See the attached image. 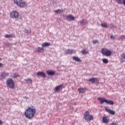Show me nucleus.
I'll list each match as a JSON object with an SVG mask.
<instances>
[{"label":"nucleus","mask_w":125,"mask_h":125,"mask_svg":"<svg viewBox=\"0 0 125 125\" xmlns=\"http://www.w3.org/2000/svg\"><path fill=\"white\" fill-rule=\"evenodd\" d=\"M36 114V109L33 108L31 107H28L26 111L24 112V116L26 119H32L35 116Z\"/></svg>","instance_id":"1"},{"label":"nucleus","mask_w":125,"mask_h":125,"mask_svg":"<svg viewBox=\"0 0 125 125\" xmlns=\"http://www.w3.org/2000/svg\"><path fill=\"white\" fill-rule=\"evenodd\" d=\"M98 100L100 101L101 104H103L104 103H106V104H109V105H114V101L110 100L108 101V100L104 98H98Z\"/></svg>","instance_id":"2"},{"label":"nucleus","mask_w":125,"mask_h":125,"mask_svg":"<svg viewBox=\"0 0 125 125\" xmlns=\"http://www.w3.org/2000/svg\"><path fill=\"white\" fill-rule=\"evenodd\" d=\"M6 86L9 88H12L13 89L14 88L15 85L14 84V81L11 78H9L6 80Z\"/></svg>","instance_id":"3"},{"label":"nucleus","mask_w":125,"mask_h":125,"mask_svg":"<svg viewBox=\"0 0 125 125\" xmlns=\"http://www.w3.org/2000/svg\"><path fill=\"white\" fill-rule=\"evenodd\" d=\"M101 53L104 56H111L112 55V51L106 48H103L102 49Z\"/></svg>","instance_id":"4"},{"label":"nucleus","mask_w":125,"mask_h":125,"mask_svg":"<svg viewBox=\"0 0 125 125\" xmlns=\"http://www.w3.org/2000/svg\"><path fill=\"white\" fill-rule=\"evenodd\" d=\"M10 17L13 19H22V17L19 15L18 12L14 11L10 13Z\"/></svg>","instance_id":"5"},{"label":"nucleus","mask_w":125,"mask_h":125,"mask_svg":"<svg viewBox=\"0 0 125 125\" xmlns=\"http://www.w3.org/2000/svg\"><path fill=\"white\" fill-rule=\"evenodd\" d=\"M84 118L87 122H90L93 120V116L92 115L89 114V111H86L84 114Z\"/></svg>","instance_id":"6"},{"label":"nucleus","mask_w":125,"mask_h":125,"mask_svg":"<svg viewBox=\"0 0 125 125\" xmlns=\"http://www.w3.org/2000/svg\"><path fill=\"white\" fill-rule=\"evenodd\" d=\"M14 2L15 4L20 7H24L26 5V2L23 0H14Z\"/></svg>","instance_id":"7"},{"label":"nucleus","mask_w":125,"mask_h":125,"mask_svg":"<svg viewBox=\"0 0 125 125\" xmlns=\"http://www.w3.org/2000/svg\"><path fill=\"white\" fill-rule=\"evenodd\" d=\"M9 73L8 72H2L0 75V81H2L5 79L6 77H8Z\"/></svg>","instance_id":"8"},{"label":"nucleus","mask_w":125,"mask_h":125,"mask_svg":"<svg viewBox=\"0 0 125 125\" xmlns=\"http://www.w3.org/2000/svg\"><path fill=\"white\" fill-rule=\"evenodd\" d=\"M89 82L93 83H99V80L96 78H93L89 79Z\"/></svg>","instance_id":"9"},{"label":"nucleus","mask_w":125,"mask_h":125,"mask_svg":"<svg viewBox=\"0 0 125 125\" xmlns=\"http://www.w3.org/2000/svg\"><path fill=\"white\" fill-rule=\"evenodd\" d=\"M63 89V84H60L58 86H57L55 88V91L56 92H59L61 90H62Z\"/></svg>","instance_id":"10"},{"label":"nucleus","mask_w":125,"mask_h":125,"mask_svg":"<svg viewBox=\"0 0 125 125\" xmlns=\"http://www.w3.org/2000/svg\"><path fill=\"white\" fill-rule=\"evenodd\" d=\"M37 75L38 77H42V78H46V75H45V73L43 72L39 71L37 72Z\"/></svg>","instance_id":"11"},{"label":"nucleus","mask_w":125,"mask_h":125,"mask_svg":"<svg viewBox=\"0 0 125 125\" xmlns=\"http://www.w3.org/2000/svg\"><path fill=\"white\" fill-rule=\"evenodd\" d=\"M66 19L68 21H74L75 20V17L72 15H67Z\"/></svg>","instance_id":"12"},{"label":"nucleus","mask_w":125,"mask_h":125,"mask_svg":"<svg viewBox=\"0 0 125 125\" xmlns=\"http://www.w3.org/2000/svg\"><path fill=\"white\" fill-rule=\"evenodd\" d=\"M46 73L48 76H53V75H55V71L53 70H47Z\"/></svg>","instance_id":"13"},{"label":"nucleus","mask_w":125,"mask_h":125,"mask_svg":"<svg viewBox=\"0 0 125 125\" xmlns=\"http://www.w3.org/2000/svg\"><path fill=\"white\" fill-rule=\"evenodd\" d=\"M110 119L108 118V117L104 116L103 117V122L104 124H107V123H109Z\"/></svg>","instance_id":"14"},{"label":"nucleus","mask_w":125,"mask_h":125,"mask_svg":"<svg viewBox=\"0 0 125 125\" xmlns=\"http://www.w3.org/2000/svg\"><path fill=\"white\" fill-rule=\"evenodd\" d=\"M105 110L106 112L110 113L111 115H115V114H116L115 111L109 109L107 108H105Z\"/></svg>","instance_id":"15"},{"label":"nucleus","mask_w":125,"mask_h":125,"mask_svg":"<svg viewBox=\"0 0 125 125\" xmlns=\"http://www.w3.org/2000/svg\"><path fill=\"white\" fill-rule=\"evenodd\" d=\"M72 59H73V60L76 61L77 62H82V60H81V59H80L79 57L73 56Z\"/></svg>","instance_id":"16"},{"label":"nucleus","mask_w":125,"mask_h":125,"mask_svg":"<svg viewBox=\"0 0 125 125\" xmlns=\"http://www.w3.org/2000/svg\"><path fill=\"white\" fill-rule=\"evenodd\" d=\"M121 62H125V53H123L121 55Z\"/></svg>","instance_id":"17"},{"label":"nucleus","mask_w":125,"mask_h":125,"mask_svg":"<svg viewBox=\"0 0 125 125\" xmlns=\"http://www.w3.org/2000/svg\"><path fill=\"white\" fill-rule=\"evenodd\" d=\"M50 43L49 42H45L42 44V47H46V46H49Z\"/></svg>","instance_id":"18"},{"label":"nucleus","mask_w":125,"mask_h":125,"mask_svg":"<svg viewBox=\"0 0 125 125\" xmlns=\"http://www.w3.org/2000/svg\"><path fill=\"white\" fill-rule=\"evenodd\" d=\"M74 52V50H70V49H67L65 52V54H72L73 52Z\"/></svg>","instance_id":"19"},{"label":"nucleus","mask_w":125,"mask_h":125,"mask_svg":"<svg viewBox=\"0 0 125 125\" xmlns=\"http://www.w3.org/2000/svg\"><path fill=\"white\" fill-rule=\"evenodd\" d=\"M88 22L85 20H83L80 21V24L82 25H86V24H87Z\"/></svg>","instance_id":"20"},{"label":"nucleus","mask_w":125,"mask_h":125,"mask_svg":"<svg viewBox=\"0 0 125 125\" xmlns=\"http://www.w3.org/2000/svg\"><path fill=\"white\" fill-rule=\"evenodd\" d=\"M36 51L37 52H42V51H43V48L38 47L36 48Z\"/></svg>","instance_id":"21"},{"label":"nucleus","mask_w":125,"mask_h":125,"mask_svg":"<svg viewBox=\"0 0 125 125\" xmlns=\"http://www.w3.org/2000/svg\"><path fill=\"white\" fill-rule=\"evenodd\" d=\"M102 61L104 64H108L109 63V61L107 59H102Z\"/></svg>","instance_id":"22"},{"label":"nucleus","mask_w":125,"mask_h":125,"mask_svg":"<svg viewBox=\"0 0 125 125\" xmlns=\"http://www.w3.org/2000/svg\"><path fill=\"white\" fill-rule=\"evenodd\" d=\"M78 91L79 93H84V89L83 88L78 89Z\"/></svg>","instance_id":"23"},{"label":"nucleus","mask_w":125,"mask_h":125,"mask_svg":"<svg viewBox=\"0 0 125 125\" xmlns=\"http://www.w3.org/2000/svg\"><path fill=\"white\" fill-rule=\"evenodd\" d=\"M101 26L103 27V28H108V25L106 22L102 23Z\"/></svg>","instance_id":"24"},{"label":"nucleus","mask_w":125,"mask_h":125,"mask_svg":"<svg viewBox=\"0 0 125 125\" xmlns=\"http://www.w3.org/2000/svg\"><path fill=\"white\" fill-rule=\"evenodd\" d=\"M24 81L26 83H32V80L30 79H25Z\"/></svg>","instance_id":"25"},{"label":"nucleus","mask_w":125,"mask_h":125,"mask_svg":"<svg viewBox=\"0 0 125 125\" xmlns=\"http://www.w3.org/2000/svg\"><path fill=\"white\" fill-rule=\"evenodd\" d=\"M5 38H6V39H9V38H13V35L6 34L5 35Z\"/></svg>","instance_id":"26"},{"label":"nucleus","mask_w":125,"mask_h":125,"mask_svg":"<svg viewBox=\"0 0 125 125\" xmlns=\"http://www.w3.org/2000/svg\"><path fill=\"white\" fill-rule=\"evenodd\" d=\"M125 35H122L120 36V37L118 39L119 41H123V40H125Z\"/></svg>","instance_id":"27"},{"label":"nucleus","mask_w":125,"mask_h":125,"mask_svg":"<svg viewBox=\"0 0 125 125\" xmlns=\"http://www.w3.org/2000/svg\"><path fill=\"white\" fill-rule=\"evenodd\" d=\"M19 75H18V73H15L13 74L12 75V78H17Z\"/></svg>","instance_id":"28"},{"label":"nucleus","mask_w":125,"mask_h":125,"mask_svg":"<svg viewBox=\"0 0 125 125\" xmlns=\"http://www.w3.org/2000/svg\"><path fill=\"white\" fill-rule=\"evenodd\" d=\"M116 2L118 4H123V0H116Z\"/></svg>","instance_id":"29"},{"label":"nucleus","mask_w":125,"mask_h":125,"mask_svg":"<svg viewBox=\"0 0 125 125\" xmlns=\"http://www.w3.org/2000/svg\"><path fill=\"white\" fill-rule=\"evenodd\" d=\"M55 12H56V13H59L60 14L62 12V10L58 9L55 11Z\"/></svg>","instance_id":"30"},{"label":"nucleus","mask_w":125,"mask_h":125,"mask_svg":"<svg viewBox=\"0 0 125 125\" xmlns=\"http://www.w3.org/2000/svg\"><path fill=\"white\" fill-rule=\"evenodd\" d=\"M24 33H26V34H30L31 30H29L27 29H24Z\"/></svg>","instance_id":"31"},{"label":"nucleus","mask_w":125,"mask_h":125,"mask_svg":"<svg viewBox=\"0 0 125 125\" xmlns=\"http://www.w3.org/2000/svg\"><path fill=\"white\" fill-rule=\"evenodd\" d=\"M82 54H87V51H85V50H83L82 51Z\"/></svg>","instance_id":"32"},{"label":"nucleus","mask_w":125,"mask_h":125,"mask_svg":"<svg viewBox=\"0 0 125 125\" xmlns=\"http://www.w3.org/2000/svg\"><path fill=\"white\" fill-rule=\"evenodd\" d=\"M97 42H98V41L97 40H94L93 41V43H97Z\"/></svg>","instance_id":"33"},{"label":"nucleus","mask_w":125,"mask_h":125,"mask_svg":"<svg viewBox=\"0 0 125 125\" xmlns=\"http://www.w3.org/2000/svg\"><path fill=\"white\" fill-rule=\"evenodd\" d=\"M111 125H117L118 123H117L116 122H113L112 123H111Z\"/></svg>","instance_id":"34"},{"label":"nucleus","mask_w":125,"mask_h":125,"mask_svg":"<svg viewBox=\"0 0 125 125\" xmlns=\"http://www.w3.org/2000/svg\"><path fill=\"white\" fill-rule=\"evenodd\" d=\"M110 39H116V37L113 35H111Z\"/></svg>","instance_id":"35"},{"label":"nucleus","mask_w":125,"mask_h":125,"mask_svg":"<svg viewBox=\"0 0 125 125\" xmlns=\"http://www.w3.org/2000/svg\"><path fill=\"white\" fill-rule=\"evenodd\" d=\"M2 124H3V122H2V121L0 120V125H2Z\"/></svg>","instance_id":"36"},{"label":"nucleus","mask_w":125,"mask_h":125,"mask_svg":"<svg viewBox=\"0 0 125 125\" xmlns=\"http://www.w3.org/2000/svg\"><path fill=\"white\" fill-rule=\"evenodd\" d=\"M3 66V64H2V63L0 62V68H1V67H2Z\"/></svg>","instance_id":"37"},{"label":"nucleus","mask_w":125,"mask_h":125,"mask_svg":"<svg viewBox=\"0 0 125 125\" xmlns=\"http://www.w3.org/2000/svg\"><path fill=\"white\" fill-rule=\"evenodd\" d=\"M123 4H124V5H125V0H123Z\"/></svg>","instance_id":"38"},{"label":"nucleus","mask_w":125,"mask_h":125,"mask_svg":"<svg viewBox=\"0 0 125 125\" xmlns=\"http://www.w3.org/2000/svg\"><path fill=\"white\" fill-rule=\"evenodd\" d=\"M110 25L111 27H114V24L111 23Z\"/></svg>","instance_id":"39"},{"label":"nucleus","mask_w":125,"mask_h":125,"mask_svg":"<svg viewBox=\"0 0 125 125\" xmlns=\"http://www.w3.org/2000/svg\"><path fill=\"white\" fill-rule=\"evenodd\" d=\"M1 60V58H0V61Z\"/></svg>","instance_id":"40"}]
</instances>
